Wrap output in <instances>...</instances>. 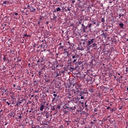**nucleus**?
I'll return each mask as SVG.
<instances>
[{
  "label": "nucleus",
  "mask_w": 128,
  "mask_h": 128,
  "mask_svg": "<svg viewBox=\"0 0 128 128\" xmlns=\"http://www.w3.org/2000/svg\"><path fill=\"white\" fill-rule=\"evenodd\" d=\"M60 128H64V126L61 125V126H60Z\"/></svg>",
  "instance_id": "nucleus-28"
},
{
  "label": "nucleus",
  "mask_w": 128,
  "mask_h": 128,
  "mask_svg": "<svg viewBox=\"0 0 128 128\" xmlns=\"http://www.w3.org/2000/svg\"><path fill=\"white\" fill-rule=\"evenodd\" d=\"M110 106L107 107V110H110Z\"/></svg>",
  "instance_id": "nucleus-32"
},
{
  "label": "nucleus",
  "mask_w": 128,
  "mask_h": 128,
  "mask_svg": "<svg viewBox=\"0 0 128 128\" xmlns=\"http://www.w3.org/2000/svg\"><path fill=\"white\" fill-rule=\"evenodd\" d=\"M80 104H84V102H80Z\"/></svg>",
  "instance_id": "nucleus-62"
},
{
  "label": "nucleus",
  "mask_w": 128,
  "mask_h": 128,
  "mask_svg": "<svg viewBox=\"0 0 128 128\" xmlns=\"http://www.w3.org/2000/svg\"><path fill=\"white\" fill-rule=\"evenodd\" d=\"M98 46V44H92V48H94V46Z\"/></svg>",
  "instance_id": "nucleus-11"
},
{
  "label": "nucleus",
  "mask_w": 128,
  "mask_h": 128,
  "mask_svg": "<svg viewBox=\"0 0 128 128\" xmlns=\"http://www.w3.org/2000/svg\"><path fill=\"white\" fill-rule=\"evenodd\" d=\"M52 110H56V108H54V106L53 108H52Z\"/></svg>",
  "instance_id": "nucleus-23"
},
{
  "label": "nucleus",
  "mask_w": 128,
  "mask_h": 128,
  "mask_svg": "<svg viewBox=\"0 0 128 128\" xmlns=\"http://www.w3.org/2000/svg\"><path fill=\"white\" fill-rule=\"evenodd\" d=\"M27 6L28 8H30V5H28Z\"/></svg>",
  "instance_id": "nucleus-38"
},
{
  "label": "nucleus",
  "mask_w": 128,
  "mask_h": 128,
  "mask_svg": "<svg viewBox=\"0 0 128 128\" xmlns=\"http://www.w3.org/2000/svg\"><path fill=\"white\" fill-rule=\"evenodd\" d=\"M122 16H123L124 15H122ZM122 14H119V16H120V18H122Z\"/></svg>",
  "instance_id": "nucleus-31"
},
{
  "label": "nucleus",
  "mask_w": 128,
  "mask_h": 128,
  "mask_svg": "<svg viewBox=\"0 0 128 128\" xmlns=\"http://www.w3.org/2000/svg\"><path fill=\"white\" fill-rule=\"evenodd\" d=\"M32 128H34V127H32Z\"/></svg>",
  "instance_id": "nucleus-63"
},
{
  "label": "nucleus",
  "mask_w": 128,
  "mask_h": 128,
  "mask_svg": "<svg viewBox=\"0 0 128 128\" xmlns=\"http://www.w3.org/2000/svg\"><path fill=\"white\" fill-rule=\"evenodd\" d=\"M54 20H56V16H54Z\"/></svg>",
  "instance_id": "nucleus-41"
},
{
  "label": "nucleus",
  "mask_w": 128,
  "mask_h": 128,
  "mask_svg": "<svg viewBox=\"0 0 128 128\" xmlns=\"http://www.w3.org/2000/svg\"><path fill=\"white\" fill-rule=\"evenodd\" d=\"M34 92H38V91H34Z\"/></svg>",
  "instance_id": "nucleus-58"
},
{
  "label": "nucleus",
  "mask_w": 128,
  "mask_h": 128,
  "mask_svg": "<svg viewBox=\"0 0 128 128\" xmlns=\"http://www.w3.org/2000/svg\"><path fill=\"white\" fill-rule=\"evenodd\" d=\"M57 108H58V110H60V106L58 105V106H57Z\"/></svg>",
  "instance_id": "nucleus-19"
},
{
  "label": "nucleus",
  "mask_w": 128,
  "mask_h": 128,
  "mask_svg": "<svg viewBox=\"0 0 128 128\" xmlns=\"http://www.w3.org/2000/svg\"><path fill=\"white\" fill-rule=\"evenodd\" d=\"M24 37L28 36V34H24Z\"/></svg>",
  "instance_id": "nucleus-21"
},
{
  "label": "nucleus",
  "mask_w": 128,
  "mask_h": 128,
  "mask_svg": "<svg viewBox=\"0 0 128 128\" xmlns=\"http://www.w3.org/2000/svg\"><path fill=\"white\" fill-rule=\"evenodd\" d=\"M59 44H60V46H62V42L60 43Z\"/></svg>",
  "instance_id": "nucleus-47"
},
{
  "label": "nucleus",
  "mask_w": 128,
  "mask_h": 128,
  "mask_svg": "<svg viewBox=\"0 0 128 128\" xmlns=\"http://www.w3.org/2000/svg\"><path fill=\"white\" fill-rule=\"evenodd\" d=\"M97 25L98 26H100V24H98Z\"/></svg>",
  "instance_id": "nucleus-56"
},
{
  "label": "nucleus",
  "mask_w": 128,
  "mask_h": 128,
  "mask_svg": "<svg viewBox=\"0 0 128 128\" xmlns=\"http://www.w3.org/2000/svg\"><path fill=\"white\" fill-rule=\"evenodd\" d=\"M72 4H74V2H76V0H72Z\"/></svg>",
  "instance_id": "nucleus-20"
},
{
  "label": "nucleus",
  "mask_w": 128,
  "mask_h": 128,
  "mask_svg": "<svg viewBox=\"0 0 128 128\" xmlns=\"http://www.w3.org/2000/svg\"><path fill=\"white\" fill-rule=\"evenodd\" d=\"M97 110H98L97 109H94V112H96Z\"/></svg>",
  "instance_id": "nucleus-42"
},
{
  "label": "nucleus",
  "mask_w": 128,
  "mask_h": 128,
  "mask_svg": "<svg viewBox=\"0 0 128 128\" xmlns=\"http://www.w3.org/2000/svg\"><path fill=\"white\" fill-rule=\"evenodd\" d=\"M111 110L112 112H114V108H112Z\"/></svg>",
  "instance_id": "nucleus-44"
},
{
  "label": "nucleus",
  "mask_w": 128,
  "mask_h": 128,
  "mask_svg": "<svg viewBox=\"0 0 128 128\" xmlns=\"http://www.w3.org/2000/svg\"><path fill=\"white\" fill-rule=\"evenodd\" d=\"M38 24H40V21H38Z\"/></svg>",
  "instance_id": "nucleus-33"
},
{
  "label": "nucleus",
  "mask_w": 128,
  "mask_h": 128,
  "mask_svg": "<svg viewBox=\"0 0 128 128\" xmlns=\"http://www.w3.org/2000/svg\"><path fill=\"white\" fill-rule=\"evenodd\" d=\"M9 116L12 118V114H10Z\"/></svg>",
  "instance_id": "nucleus-25"
},
{
  "label": "nucleus",
  "mask_w": 128,
  "mask_h": 128,
  "mask_svg": "<svg viewBox=\"0 0 128 128\" xmlns=\"http://www.w3.org/2000/svg\"><path fill=\"white\" fill-rule=\"evenodd\" d=\"M14 88H16V84H14Z\"/></svg>",
  "instance_id": "nucleus-52"
},
{
  "label": "nucleus",
  "mask_w": 128,
  "mask_h": 128,
  "mask_svg": "<svg viewBox=\"0 0 128 128\" xmlns=\"http://www.w3.org/2000/svg\"><path fill=\"white\" fill-rule=\"evenodd\" d=\"M122 106L120 108H119V110H122Z\"/></svg>",
  "instance_id": "nucleus-39"
},
{
  "label": "nucleus",
  "mask_w": 128,
  "mask_h": 128,
  "mask_svg": "<svg viewBox=\"0 0 128 128\" xmlns=\"http://www.w3.org/2000/svg\"><path fill=\"white\" fill-rule=\"evenodd\" d=\"M114 78L115 79H116V76H114Z\"/></svg>",
  "instance_id": "nucleus-48"
},
{
  "label": "nucleus",
  "mask_w": 128,
  "mask_h": 128,
  "mask_svg": "<svg viewBox=\"0 0 128 128\" xmlns=\"http://www.w3.org/2000/svg\"><path fill=\"white\" fill-rule=\"evenodd\" d=\"M46 118H48V116H50V114H48V112L46 113Z\"/></svg>",
  "instance_id": "nucleus-9"
},
{
  "label": "nucleus",
  "mask_w": 128,
  "mask_h": 128,
  "mask_svg": "<svg viewBox=\"0 0 128 128\" xmlns=\"http://www.w3.org/2000/svg\"><path fill=\"white\" fill-rule=\"evenodd\" d=\"M68 98H70L71 96H72L76 95V90L74 89H73L68 92Z\"/></svg>",
  "instance_id": "nucleus-1"
},
{
  "label": "nucleus",
  "mask_w": 128,
  "mask_h": 128,
  "mask_svg": "<svg viewBox=\"0 0 128 128\" xmlns=\"http://www.w3.org/2000/svg\"><path fill=\"white\" fill-rule=\"evenodd\" d=\"M72 58H78V57L76 56H72Z\"/></svg>",
  "instance_id": "nucleus-12"
},
{
  "label": "nucleus",
  "mask_w": 128,
  "mask_h": 128,
  "mask_svg": "<svg viewBox=\"0 0 128 128\" xmlns=\"http://www.w3.org/2000/svg\"><path fill=\"white\" fill-rule=\"evenodd\" d=\"M76 94L75 96H82V92H80V89L78 88H76V89H74Z\"/></svg>",
  "instance_id": "nucleus-2"
},
{
  "label": "nucleus",
  "mask_w": 128,
  "mask_h": 128,
  "mask_svg": "<svg viewBox=\"0 0 128 128\" xmlns=\"http://www.w3.org/2000/svg\"><path fill=\"white\" fill-rule=\"evenodd\" d=\"M90 124H94V122H91Z\"/></svg>",
  "instance_id": "nucleus-29"
},
{
  "label": "nucleus",
  "mask_w": 128,
  "mask_h": 128,
  "mask_svg": "<svg viewBox=\"0 0 128 128\" xmlns=\"http://www.w3.org/2000/svg\"><path fill=\"white\" fill-rule=\"evenodd\" d=\"M44 105L42 104L40 106V110L41 112H42L44 110Z\"/></svg>",
  "instance_id": "nucleus-5"
},
{
  "label": "nucleus",
  "mask_w": 128,
  "mask_h": 128,
  "mask_svg": "<svg viewBox=\"0 0 128 128\" xmlns=\"http://www.w3.org/2000/svg\"><path fill=\"white\" fill-rule=\"evenodd\" d=\"M64 54L66 58V56H68V52L65 51V52H64Z\"/></svg>",
  "instance_id": "nucleus-6"
},
{
  "label": "nucleus",
  "mask_w": 128,
  "mask_h": 128,
  "mask_svg": "<svg viewBox=\"0 0 128 128\" xmlns=\"http://www.w3.org/2000/svg\"><path fill=\"white\" fill-rule=\"evenodd\" d=\"M126 90L128 91V88H126Z\"/></svg>",
  "instance_id": "nucleus-50"
},
{
  "label": "nucleus",
  "mask_w": 128,
  "mask_h": 128,
  "mask_svg": "<svg viewBox=\"0 0 128 128\" xmlns=\"http://www.w3.org/2000/svg\"><path fill=\"white\" fill-rule=\"evenodd\" d=\"M118 76H120V73L118 74Z\"/></svg>",
  "instance_id": "nucleus-57"
},
{
  "label": "nucleus",
  "mask_w": 128,
  "mask_h": 128,
  "mask_svg": "<svg viewBox=\"0 0 128 128\" xmlns=\"http://www.w3.org/2000/svg\"><path fill=\"white\" fill-rule=\"evenodd\" d=\"M42 20V18H39V21L40 22V20Z\"/></svg>",
  "instance_id": "nucleus-30"
},
{
  "label": "nucleus",
  "mask_w": 128,
  "mask_h": 128,
  "mask_svg": "<svg viewBox=\"0 0 128 128\" xmlns=\"http://www.w3.org/2000/svg\"><path fill=\"white\" fill-rule=\"evenodd\" d=\"M101 20L102 22H104V18H102Z\"/></svg>",
  "instance_id": "nucleus-15"
},
{
  "label": "nucleus",
  "mask_w": 128,
  "mask_h": 128,
  "mask_svg": "<svg viewBox=\"0 0 128 128\" xmlns=\"http://www.w3.org/2000/svg\"><path fill=\"white\" fill-rule=\"evenodd\" d=\"M18 12L15 13V16H18Z\"/></svg>",
  "instance_id": "nucleus-34"
},
{
  "label": "nucleus",
  "mask_w": 128,
  "mask_h": 128,
  "mask_svg": "<svg viewBox=\"0 0 128 128\" xmlns=\"http://www.w3.org/2000/svg\"><path fill=\"white\" fill-rule=\"evenodd\" d=\"M54 94H56V92H54Z\"/></svg>",
  "instance_id": "nucleus-60"
},
{
  "label": "nucleus",
  "mask_w": 128,
  "mask_h": 128,
  "mask_svg": "<svg viewBox=\"0 0 128 128\" xmlns=\"http://www.w3.org/2000/svg\"><path fill=\"white\" fill-rule=\"evenodd\" d=\"M94 39L92 38L90 40H88V46H90V44L92 43H94Z\"/></svg>",
  "instance_id": "nucleus-3"
},
{
  "label": "nucleus",
  "mask_w": 128,
  "mask_h": 128,
  "mask_svg": "<svg viewBox=\"0 0 128 128\" xmlns=\"http://www.w3.org/2000/svg\"><path fill=\"white\" fill-rule=\"evenodd\" d=\"M14 115H13L12 118H14Z\"/></svg>",
  "instance_id": "nucleus-61"
},
{
  "label": "nucleus",
  "mask_w": 128,
  "mask_h": 128,
  "mask_svg": "<svg viewBox=\"0 0 128 128\" xmlns=\"http://www.w3.org/2000/svg\"><path fill=\"white\" fill-rule=\"evenodd\" d=\"M56 100V98H54L52 100V102H54V100Z\"/></svg>",
  "instance_id": "nucleus-36"
},
{
  "label": "nucleus",
  "mask_w": 128,
  "mask_h": 128,
  "mask_svg": "<svg viewBox=\"0 0 128 128\" xmlns=\"http://www.w3.org/2000/svg\"><path fill=\"white\" fill-rule=\"evenodd\" d=\"M18 90H21V88H20V86H18Z\"/></svg>",
  "instance_id": "nucleus-16"
},
{
  "label": "nucleus",
  "mask_w": 128,
  "mask_h": 128,
  "mask_svg": "<svg viewBox=\"0 0 128 128\" xmlns=\"http://www.w3.org/2000/svg\"><path fill=\"white\" fill-rule=\"evenodd\" d=\"M2 112V110H0V112Z\"/></svg>",
  "instance_id": "nucleus-45"
},
{
  "label": "nucleus",
  "mask_w": 128,
  "mask_h": 128,
  "mask_svg": "<svg viewBox=\"0 0 128 128\" xmlns=\"http://www.w3.org/2000/svg\"><path fill=\"white\" fill-rule=\"evenodd\" d=\"M7 2H8L4 1V2H3V4H6Z\"/></svg>",
  "instance_id": "nucleus-17"
},
{
  "label": "nucleus",
  "mask_w": 128,
  "mask_h": 128,
  "mask_svg": "<svg viewBox=\"0 0 128 128\" xmlns=\"http://www.w3.org/2000/svg\"><path fill=\"white\" fill-rule=\"evenodd\" d=\"M120 78H122V76H120Z\"/></svg>",
  "instance_id": "nucleus-55"
},
{
  "label": "nucleus",
  "mask_w": 128,
  "mask_h": 128,
  "mask_svg": "<svg viewBox=\"0 0 128 128\" xmlns=\"http://www.w3.org/2000/svg\"><path fill=\"white\" fill-rule=\"evenodd\" d=\"M76 108V106H74V108Z\"/></svg>",
  "instance_id": "nucleus-46"
},
{
  "label": "nucleus",
  "mask_w": 128,
  "mask_h": 128,
  "mask_svg": "<svg viewBox=\"0 0 128 128\" xmlns=\"http://www.w3.org/2000/svg\"><path fill=\"white\" fill-rule=\"evenodd\" d=\"M80 98H81V100H84V98L83 96H82L80 97Z\"/></svg>",
  "instance_id": "nucleus-27"
},
{
  "label": "nucleus",
  "mask_w": 128,
  "mask_h": 128,
  "mask_svg": "<svg viewBox=\"0 0 128 128\" xmlns=\"http://www.w3.org/2000/svg\"><path fill=\"white\" fill-rule=\"evenodd\" d=\"M56 12H60V7H58L56 8Z\"/></svg>",
  "instance_id": "nucleus-10"
},
{
  "label": "nucleus",
  "mask_w": 128,
  "mask_h": 128,
  "mask_svg": "<svg viewBox=\"0 0 128 128\" xmlns=\"http://www.w3.org/2000/svg\"><path fill=\"white\" fill-rule=\"evenodd\" d=\"M126 42H128V38L126 40Z\"/></svg>",
  "instance_id": "nucleus-53"
},
{
  "label": "nucleus",
  "mask_w": 128,
  "mask_h": 128,
  "mask_svg": "<svg viewBox=\"0 0 128 128\" xmlns=\"http://www.w3.org/2000/svg\"><path fill=\"white\" fill-rule=\"evenodd\" d=\"M16 52V50L11 48L9 50V52H10L11 54H12V52Z\"/></svg>",
  "instance_id": "nucleus-7"
},
{
  "label": "nucleus",
  "mask_w": 128,
  "mask_h": 128,
  "mask_svg": "<svg viewBox=\"0 0 128 128\" xmlns=\"http://www.w3.org/2000/svg\"><path fill=\"white\" fill-rule=\"evenodd\" d=\"M84 104H85V106L86 107L88 106V105H86V102H85Z\"/></svg>",
  "instance_id": "nucleus-35"
},
{
  "label": "nucleus",
  "mask_w": 128,
  "mask_h": 128,
  "mask_svg": "<svg viewBox=\"0 0 128 128\" xmlns=\"http://www.w3.org/2000/svg\"><path fill=\"white\" fill-rule=\"evenodd\" d=\"M72 69V70H74V68H71Z\"/></svg>",
  "instance_id": "nucleus-43"
},
{
  "label": "nucleus",
  "mask_w": 128,
  "mask_h": 128,
  "mask_svg": "<svg viewBox=\"0 0 128 128\" xmlns=\"http://www.w3.org/2000/svg\"><path fill=\"white\" fill-rule=\"evenodd\" d=\"M6 102L8 106H10V103L8 102Z\"/></svg>",
  "instance_id": "nucleus-22"
},
{
  "label": "nucleus",
  "mask_w": 128,
  "mask_h": 128,
  "mask_svg": "<svg viewBox=\"0 0 128 128\" xmlns=\"http://www.w3.org/2000/svg\"><path fill=\"white\" fill-rule=\"evenodd\" d=\"M34 95H32V96H31V97H32V98H34Z\"/></svg>",
  "instance_id": "nucleus-40"
},
{
  "label": "nucleus",
  "mask_w": 128,
  "mask_h": 128,
  "mask_svg": "<svg viewBox=\"0 0 128 128\" xmlns=\"http://www.w3.org/2000/svg\"><path fill=\"white\" fill-rule=\"evenodd\" d=\"M93 24H96V22H93Z\"/></svg>",
  "instance_id": "nucleus-49"
},
{
  "label": "nucleus",
  "mask_w": 128,
  "mask_h": 128,
  "mask_svg": "<svg viewBox=\"0 0 128 128\" xmlns=\"http://www.w3.org/2000/svg\"><path fill=\"white\" fill-rule=\"evenodd\" d=\"M82 64V62H78V64H79V66H80V64Z\"/></svg>",
  "instance_id": "nucleus-14"
},
{
  "label": "nucleus",
  "mask_w": 128,
  "mask_h": 128,
  "mask_svg": "<svg viewBox=\"0 0 128 128\" xmlns=\"http://www.w3.org/2000/svg\"><path fill=\"white\" fill-rule=\"evenodd\" d=\"M76 62V59H74V60H73V63Z\"/></svg>",
  "instance_id": "nucleus-24"
},
{
  "label": "nucleus",
  "mask_w": 128,
  "mask_h": 128,
  "mask_svg": "<svg viewBox=\"0 0 128 128\" xmlns=\"http://www.w3.org/2000/svg\"><path fill=\"white\" fill-rule=\"evenodd\" d=\"M93 122H96V119L93 120Z\"/></svg>",
  "instance_id": "nucleus-37"
},
{
  "label": "nucleus",
  "mask_w": 128,
  "mask_h": 128,
  "mask_svg": "<svg viewBox=\"0 0 128 128\" xmlns=\"http://www.w3.org/2000/svg\"><path fill=\"white\" fill-rule=\"evenodd\" d=\"M18 118H20V120H22V115L18 116Z\"/></svg>",
  "instance_id": "nucleus-13"
},
{
  "label": "nucleus",
  "mask_w": 128,
  "mask_h": 128,
  "mask_svg": "<svg viewBox=\"0 0 128 128\" xmlns=\"http://www.w3.org/2000/svg\"><path fill=\"white\" fill-rule=\"evenodd\" d=\"M28 9L30 10V12H36V8H34V7L31 6L30 8Z\"/></svg>",
  "instance_id": "nucleus-4"
},
{
  "label": "nucleus",
  "mask_w": 128,
  "mask_h": 128,
  "mask_svg": "<svg viewBox=\"0 0 128 128\" xmlns=\"http://www.w3.org/2000/svg\"><path fill=\"white\" fill-rule=\"evenodd\" d=\"M88 28H92V24H89Z\"/></svg>",
  "instance_id": "nucleus-18"
},
{
  "label": "nucleus",
  "mask_w": 128,
  "mask_h": 128,
  "mask_svg": "<svg viewBox=\"0 0 128 128\" xmlns=\"http://www.w3.org/2000/svg\"><path fill=\"white\" fill-rule=\"evenodd\" d=\"M126 72H128V70H126Z\"/></svg>",
  "instance_id": "nucleus-59"
},
{
  "label": "nucleus",
  "mask_w": 128,
  "mask_h": 128,
  "mask_svg": "<svg viewBox=\"0 0 128 128\" xmlns=\"http://www.w3.org/2000/svg\"><path fill=\"white\" fill-rule=\"evenodd\" d=\"M26 16H28V14H26Z\"/></svg>",
  "instance_id": "nucleus-64"
},
{
  "label": "nucleus",
  "mask_w": 128,
  "mask_h": 128,
  "mask_svg": "<svg viewBox=\"0 0 128 128\" xmlns=\"http://www.w3.org/2000/svg\"><path fill=\"white\" fill-rule=\"evenodd\" d=\"M53 96L54 98H56V94H54Z\"/></svg>",
  "instance_id": "nucleus-26"
},
{
  "label": "nucleus",
  "mask_w": 128,
  "mask_h": 128,
  "mask_svg": "<svg viewBox=\"0 0 128 128\" xmlns=\"http://www.w3.org/2000/svg\"><path fill=\"white\" fill-rule=\"evenodd\" d=\"M104 123L102 122L100 124H102Z\"/></svg>",
  "instance_id": "nucleus-51"
},
{
  "label": "nucleus",
  "mask_w": 128,
  "mask_h": 128,
  "mask_svg": "<svg viewBox=\"0 0 128 128\" xmlns=\"http://www.w3.org/2000/svg\"><path fill=\"white\" fill-rule=\"evenodd\" d=\"M119 26L121 28H124V23H120L119 24Z\"/></svg>",
  "instance_id": "nucleus-8"
},
{
  "label": "nucleus",
  "mask_w": 128,
  "mask_h": 128,
  "mask_svg": "<svg viewBox=\"0 0 128 128\" xmlns=\"http://www.w3.org/2000/svg\"><path fill=\"white\" fill-rule=\"evenodd\" d=\"M68 10L70 12V10L69 8L68 9Z\"/></svg>",
  "instance_id": "nucleus-54"
}]
</instances>
